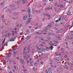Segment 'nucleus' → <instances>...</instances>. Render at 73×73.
<instances>
[{"label":"nucleus","instance_id":"obj_63","mask_svg":"<svg viewBox=\"0 0 73 73\" xmlns=\"http://www.w3.org/2000/svg\"><path fill=\"white\" fill-rule=\"evenodd\" d=\"M66 38H69V36H66Z\"/></svg>","mask_w":73,"mask_h":73},{"label":"nucleus","instance_id":"obj_41","mask_svg":"<svg viewBox=\"0 0 73 73\" xmlns=\"http://www.w3.org/2000/svg\"><path fill=\"white\" fill-rule=\"evenodd\" d=\"M45 72L46 73H48V72H49L47 70H46Z\"/></svg>","mask_w":73,"mask_h":73},{"label":"nucleus","instance_id":"obj_42","mask_svg":"<svg viewBox=\"0 0 73 73\" xmlns=\"http://www.w3.org/2000/svg\"><path fill=\"white\" fill-rule=\"evenodd\" d=\"M41 40H44V38L42 37L40 38Z\"/></svg>","mask_w":73,"mask_h":73},{"label":"nucleus","instance_id":"obj_36","mask_svg":"<svg viewBox=\"0 0 73 73\" xmlns=\"http://www.w3.org/2000/svg\"><path fill=\"white\" fill-rule=\"evenodd\" d=\"M32 10L33 12H34L35 11V9H34V8H32Z\"/></svg>","mask_w":73,"mask_h":73},{"label":"nucleus","instance_id":"obj_21","mask_svg":"<svg viewBox=\"0 0 73 73\" xmlns=\"http://www.w3.org/2000/svg\"><path fill=\"white\" fill-rule=\"evenodd\" d=\"M64 67L66 69H67V68H68V66L65 65L64 66Z\"/></svg>","mask_w":73,"mask_h":73},{"label":"nucleus","instance_id":"obj_45","mask_svg":"<svg viewBox=\"0 0 73 73\" xmlns=\"http://www.w3.org/2000/svg\"><path fill=\"white\" fill-rule=\"evenodd\" d=\"M31 31V32H34V30H33V29H32Z\"/></svg>","mask_w":73,"mask_h":73},{"label":"nucleus","instance_id":"obj_49","mask_svg":"<svg viewBox=\"0 0 73 73\" xmlns=\"http://www.w3.org/2000/svg\"><path fill=\"white\" fill-rule=\"evenodd\" d=\"M57 41V40L56 39H54V42H56Z\"/></svg>","mask_w":73,"mask_h":73},{"label":"nucleus","instance_id":"obj_64","mask_svg":"<svg viewBox=\"0 0 73 73\" xmlns=\"http://www.w3.org/2000/svg\"><path fill=\"white\" fill-rule=\"evenodd\" d=\"M29 60H30V61H32V58H30Z\"/></svg>","mask_w":73,"mask_h":73},{"label":"nucleus","instance_id":"obj_13","mask_svg":"<svg viewBox=\"0 0 73 73\" xmlns=\"http://www.w3.org/2000/svg\"><path fill=\"white\" fill-rule=\"evenodd\" d=\"M27 18V16H25L23 17V19L24 20H26Z\"/></svg>","mask_w":73,"mask_h":73},{"label":"nucleus","instance_id":"obj_17","mask_svg":"<svg viewBox=\"0 0 73 73\" xmlns=\"http://www.w3.org/2000/svg\"><path fill=\"white\" fill-rule=\"evenodd\" d=\"M41 52H39V55L40 56H41V55H42V53Z\"/></svg>","mask_w":73,"mask_h":73},{"label":"nucleus","instance_id":"obj_58","mask_svg":"<svg viewBox=\"0 0 73 73\" xmlns=\"http://www.w3.org/2000/svg\"><path fill=\"white\" fill-rule=\"evenodd\" d=\"M28 27L29 28H32V27H31V26H29Z\"/></svg>","mask_w":73,"mask_h":73},{"label":"nucleus","instance_id":"obj_54","mask_svg":"<svg viewBox=\"0 0 73 73\" xmlns=\"http://www.w3.org/2000/svg\"><path fill=\"white\" fill-rule=\"evenodd\" d=\"M59 21L58 20H57L56 21V23H58Z\"/></svg>","mask_w":73,"mask_h":73},{"label":"nucleus","instance_id":"obj_39","mask_svg":"<svg viewBox=\"0 0 73 73\" xmlns=\"http://www.w3.org/2000/svg\"><path fill=\"white\" fill-rule=\"evenodd\" d=\"M47 38H48V39H49L50 38V36H48Z\"/></svg>","mask_w":73,"mask_h":73},{"label":"nucleus","instance_id":"obj_3","mask_svg":"<svg viewBox=\"0 0 73 73\" xmlns=\"http://www.w3.org/2000/svg\"><path fill=\"white\" fill-rule=\"evenodd\" d=\"M19 12H14L13 13V15H14L15 16H19Z\"/></svg>","mask_w":73,"mask_h":73},{"label":"nucleus","instance_id":"obj_57","mask_svg":"<svg viewBox=\"0 0 73 73\" xmlns=\"http://www.w3.org/2000/svg\"><path fill=\"white\" fill-rule=\"evenodd\" d=\"M34 64L35 66H36L37 65V63H35Z\"/></svg>","mask_w":73,"mask_h":73},{"label":"nucleus","instance_id":"obj_44","mask_svg":"<svg viewBox=\"0 0 73 73\" xmlns=\"http://www.w3.org/2000/svg\"><path fill=\"white\" fill-rule=\"evenodd\" d=\"M0 28H1V29H2V28H3V26H1Z\"/></svg>","mask_w":73,"mask_h":73},{"label":"nucleus","instance_id":"obj_38","mask_svg":"<svg viewBox=\"0 0 73 73\" xmlns=\"http://www.w3.org/2000/svg\"><path fill=\"white\" fill-rule=\"evenodd\" d=\"M24 72L25 73H27V70H24Z\"/></svg>","mask_w":73,"mask_h":73},{"label":"nucleus","instance_id":"obj_61","mask_svg":"<svg viewBox=\"0 0 73 73\" xmlns=\"http://www.w3.org/2000/svg\"><path fill=\"white\" fill-rule=\"evenodd\" d=\"M46 5V3L43 4V5Z\"/></svg>","mask_w":73,"mask_h":73},{"label":"nucleus","instance_id":"obj_43","mask_svg":"<svg viewBox=\"0 0 73 73\" xmlns=\"http://www.w3.org/2000/svg\"><path fill=\"white\" fill-rule=\"evenodd\" d=\"M60 7H61L62 8H63L64 6L62 5H60Z\"/></svg>","mask_w":73,"mask_h":73},{"label":"nucleus","instance_id":"obj_48","mask_svg":"<svg viewBox=\"0 0 73 73\" xmlns=\"http://www.w3.org/2000/svg\"><path fill=\"white\" fill-rule=\"evenodd\" d=\"M30 54H29L27 55L28 57L29 58L30 57Z\"/></svg>","mask_w":73,"mask_h":73},{"label":"nucleus","instance_id":"obj_25","mask_svg":"<svg viewBox=\"0 0 73 73\" xmlns=\"http://www.w3.org/2000/svg\"><path fill=\"white\" fill-rule=\"evenodd\" d=\"M14 48H15V49H13V50H15V49L17 48V47H16V46H15L14 47Z\"/></svg>","mask_w":73,"mask_h":73},{"label":"nucleus","instance_id":"obj_1","mask_svg":"<svg viewBox=\"0 0 73 73\" xmlns=\"http://www.w3.org/2000/svg\"><path fill=\"white\" fill-rule=\"evenodd\" d=\"M31 9L29 8H27V11L29 13V18L28 19V21H27L25 22V24H28L29 23L31 22V13H30V11H31Z\"/></svg>","mask_w":73,"mask_h":73},{"label":"nucleus","instance_id":"obj_16","mask_svg":"<svg viewBox=\"0 0 73 73\" xmlns=\"http://www.w3.org/2000/svg\"><path fill=\"white\" fill-rule=\"evenodd\" d=\"M6 12H8V11H9H9H10V10H9V8L6 9Z\"/></svg>","mask_w":73,"mask_h":73},{"label":"nucleus","instance_id":"obj_18","mask_svg":"<svg viewBox=\"0 0 73 73\" xmlns=\"http://www.w3.org/2000/svg\"><path fill=\"white\" fill-rule=\"evenodd\" d=\"M11 53H9L8 55V57H10L11 56Z\"/></svg>","mask_w":73,"mask_h":73},{"label":"nucleus","instance_id":"obj_32","mask_svg":"<svg viewBox=\"0 0 73 73\" xmlns=\"http://www.w3.org/2000/svg\"><path fill=\"white\" fill-rule=\"evenodd\" d=\"M20 35H23V34H24V33H20Z\"/></svg>","mask_w":73,"mask_h":73},{"label":"nucleus","instance_id":"obj_8","mask_svg":"<svg viewBox=\"0 0 73 73\" xmlns=\"http://www.w3.org/2000/svg\"><path fill=\"white\" fill-rule=\"evenodd\" d=\"M47 27H48V28H50V27H52V25H51V24L50 23L48 25H47Z\"/></svg>","mask_w":73,"mask_h":73},{"label":"nucleus","instance_id":"obj_11","mask_svg":"<svg viewBox=\"0 0 73 73\" xmlns=\"http://www.w3.org/2000/svg\"><path fill=\"white\" fill-rule=\"evenodd\" d=\"M15 6V5L14 4L11 5H10L9 6V7H10L11 8L12 7H14Z\"/></svg>","mask_w":73,"mask_h":73},{"label":"nucleus","instance_id":"obj_12","mask_svg":"<svg viewBox=\"0 0 73 73\" xmlns=\"http://www.w3.org/2000/svg\"><path fill=\"white\" fill-rule=\"evenodd\" d=\"M26 33L27 34H29V30H27L26 31Z\"/></svg>","mask_w":73,"mask_h":73},{"label":"nucleus","instance_id":"obj_62","mask_svg":"<svg viewBox=\"0 0 73 73\" xmlns=\"http://www.w3.org/2000/svg\"><path fill=\"white\" fill-rule=\"evenodd\" d=\"M42 44H45V42H42Z\"/></svg>","mask_w":73,"mask_h":73},{"label":"nucleus","instance_id":"obj_22","mask_svg":"<svg viewBox=\"0 0 73 73\" xmlns=\"http://www.w3.org/2000/svg\"><path fill=\"white\" fill-rule=\"evenodd\" d=\"M14 68H15V69H17V68H18V67L15 66H14Z\"/></svg>","mask_w":73,"mask_h":73},{"label":"nucleus","instance_id":"obj_40","mask_svg":"<svg viewBox=\"0 0 73 73\" xmlns=\"http://www.w3.org/2000/svg\"><path fill=\"white\" fill-rule=\"evenodd\" d=\"M54 24V22H52L51 23V25H52V24Z\"/></svg>","mask_w":73,"mask_h":73},{"label":"nucleus","instance_id":"obj_30","mask_svg":"<svg viewBox=\"0 0 73 73\" xmlns=\"http://www.w3.org/2000/svg\"><path fill=\"white\" fill-rule=\"evenodd\" d=\"M43 34H46V36H48L49 35L48 34H47L46 33H45V32L43 33Z\"/></svg>","mask_w":73,"mask_h":73},{"label":"nucleus","instance_id":"obj_6","mask_svg":"<svg viewBox=\"0 0 73 73\" xmlns=\"http://www.w3.org/2000/svg\"><path fill=\"white\" fill-rule=\"evenodd\" d=\"M23 4H25V3H27V0H23L22 1Z\"/></svg>","mask_w":73,"mask_h":73},{"label":"nucleus","instance_id":"obj_46","mask_svg":"<svg viewBox=\"0 0 73 73\" xmlns=\"http://www.w3.org/2000/svg\"><path fill=\"white\" fill-rule=\"evenodd\" d=\"M11 33H9L8 34V36H11Z\"/></svg>","mask_w":73,"mask_h":73},{"label":"nucleus","instance_id":"obj_23","mask_svg":"<svg viewBox=\"0 0 73 73\" xmlns=\"http://www.w3.org/2000/svg\"><path fill=\"white\" fill-rule=\"evenodd\" d=\"M44 29H48V27H45L44 28Z\"/></svg>","mask_w":73,"mask_h":73},{"label":"nucleus","instance_id":"obj_26","mask_svg":"<svg viewBox=\"0 0 73 73\" xmlns=\"http://www.w3.org/2000/svg\"><path fill=\"white\" fill-rule=\"evenodd\" d=\"M36 34H38V35H41V33H39L38 32H37L36 33Z\"/></svg>","mask_w":73,"mask_h":73},{"label":"nucleus","instance_id":"obj_47","mask_svg":"<svg viewBox=\"0 0 73 73\" xmlns=\"http://www.w3.org/2000/svg\"><path fill=\"white\" fill-rule=\"evenodd\" d=\"M71 27H73V21L72 23V25H71Z\"/></svg>","mask_w":73,"mask_h":73},{"label":"nucleus","instance_id":"obj_27","mask_svg":"<svg viewBox=\"0 0 73 73\" xmlns=\"http://www.w3.org/2000/svg\"><path fill=\"white\" fill-rule=\"evenodd\" d=\"M19 3H20V2L19 1H17V2L16 3L17 4H19Z\"/></svg>","mask_w":73,"mask_h":73},{"label":"nucleus","instance_id":"obj_56","mask_svg":"<svg viewBox=\"0 0 73 73\" xmlns=\"http://www.w3.org/2000/svg\"><path fill=\"white\" fill-rule=\"evenodd\" d=\"M40 63L41 64H43V62H40Z\"/></svg>","mask_w":73,"mask_h":73},{"label":"nucleus","instance_id":"obj_33","mask_svg":"<svg viewBox=\"0 0 73 73\" xmlns=\"http://www.w3.org/2000/svg\"><path fill=\"white\" fill-rule=\"evenodd\" d=\"M33 70H36V68L35 67H33Z\"/></svg>","mask_w":73,"mask_h":73},{"label":"nucleus","instance_id":"obj_29","mask_svg":"<svg viewBox=\"0 0 73 73\" xmlns=\"http://www.w3.org/2000/svg\"><path fill=\"white\" fill-rule=\"evenodd\" d=\"M42 51H44V52H45V50L44 48H42Z\"/></svg>","mask_w":73,"mask_h":73},{"label":"nucleus","instance_id":"obj_35","mask_svg":"<svg viewBox=\"0 0 73 73\" xmlns=\"http://www.w3.org/2000/svg\"><path fill=\"white\" fill-rule=\"evenodd\" d=\"M66 47L67 48V49H69V47H68V46H66Z\"/></svg>","mask_w":73,"mask_h":73},{"label":"nucleus","instance_id":"obj_55","mask_svg":"<svg viewBox=\"0 0 73 73\" xmlns=\"http://www.w3.org/2000/svg\"><path fill=\"white\" fill-rule=\"evenodd\" d=\"M57 60V58H56L55 59H54V61H55V60Z\"/></svg>","mask_w":73,"mask_h":73},{"label":"nucleus","instance_id":"obj_7","mask_svg":"<svg viewBox=\"0 0 73 73\" xmlns=\"http://www.w3.org/2000/svg\"><path fill=\"white\" fill-rule=\"evenodd\" d=\"M12 19H13V20H15L16 21L17 20H18V17H17L16 18L13 17L12 18Z\"/></svg>","mask_w":73,"mask_h":73},{"label":"nucleus","instance_id":"obj_24","mask_svg":"<svg viewBox=\"0 0 73 73\" xmlns=\"http://www.w3.org/2000/svg\"><path fill=\"white\" fill-rule=\"evenodd\" d=\"M15 39L14 38L13 39L11 40L10 41H15Z\"/></svg>","mask_w":73,"mask_h":73},{"label":"nucleus","instance_id":"obj_2","mask_svg":"<svg viewBox=\"0 0 73 73\" xmlns=\"http://www.w3.org/2000/svg\"><path fill=\"white\" fill-rule=\"evenodd\" d=\"M58 20L60 22H62L64 20V18L61 16H60V18L58 19Z\"/></svg>","mask_w":73,"mask_h":73},{"label":"nucleus","instance_id":"obj_28","mask_svg":"<svg viewBox=\"0 0 73 73\" xmlns=\"http://www.w3.org/2000/svg\"><path fill=\"white\" fill-rule=\"evenodd\" d=\"M49 8L48 7V8H46V9H45V10L46 11H47V10H49Z\"/></svg>","mask_w":73,"mask_h":73},{"label":"nucleus","instance_id":"obj_34","mask_svg":"<svg viewBox=\"0 0 73 73\" xmlns=\"http://www.w3.org/2000/svg\"><path fill=\"white\" fill-rule=\"evenodd\" d=\"M49 49L48 47H46V49L47 50H49Z\"/></svg>","mask_w":73,"mask_h":73},{"label":"nucleus","instance_id":"obj_14","mask_svg":"<svg viewBox=\"0 0 73 73\" xmlns=\"http://www.w3.org/2000/svg\"><path fill=\"white\" fill-rule=\"evenodd\" d=\"M67 14L68 15H69L70 14V11H68L67 13Z\"/></svg>","mask_w":73,"mask_h":73},{"label":"nucleus","instance_id":"obj_50","mask_svg":"<svg viewBox=\"0 0 73 73\" xmlns=\"http://www.w3.org/2000/svg\"><path fill=\"white\" fill-rule=\"evenodd\" d=\"M39 46H42V44H39Z\"/></svg>","mask_w":73,"mask_h":73},{"label":"nucleus","instance_id":"obj_15","mask_svg":"<svg viewBox=\"0 0 73 73\" xmlns=\"http://www.w3.org/2000/svg\"><path fill=\"white\" fill-rule=\"evenodd\" d=\"M20 11L21 12H26L25 10H21Z\"/></svg>","mask_w":73,"mask_h":73},{"label":"nucleus","instance_id":"obj_51","mask_svg":"<svg viewBox=\"0 0 73 73\" xmlns=\"http://www.w3.org/2000/svg\"><path fill=\"white\" fill-rule=\"evenodd\" d=\"M57 62L58 63H60V61H59V60H57Z\"/></svg>","mask_w":73,"mask_h":73},{"label":"nucleus","instance_id":"obj_19","mask_svg":"<svg viewBox=\"0 0 73 73\" xmlns=\"http://www.w3.org/2000/svg\"><path fill=\"white\" fill-rule=\"evenodd\" d=\"M53 48V46H51V47H49V49H51V50H52Z\"/></svg>","mask_w":73,"mask_h":73},{"label":"nucleus","instance_id":"obj_59","mask_svg":"<svg viewBox=\"0 0 73 73\" xmlns=\"http://www.w3.org/2000/svg\"><path fill=\"white\" fill-rule=\"evenodd\" d=\"M30 66H33V64H31V65H30Z\"/></svg>","mask_w":73,"mask_h":73},{"label":"nucleus","instance_id":"obj_10","mask_svg":"<svg viewBox=\"0 0 73 73\" xmlns=\"http://www.w3.org/2000/svg\"><path fill=\"white\" fill-rule=\"evenodd\" d=\"M13 10H16V8H13V9H11L10 10L9 12H12V11H13Z\"/></svg>","mask_w":73,"mask_h":73},{"label":"nucleus","instance_id":"obj_4","mask_svg":"<svg viewBox=\"0 0 73 73\" xmlns=\"http://www.w3.org/2000/svg\"><path fill=\"white\" fill-rule=\"evenodd\" d=\"M26 50V48L25 47L24 49V50H23V52L24 53H25L26 54H28V52H25V50Z\"/></svg>","mask_w":73,"mask_h":73},{"label":"nucleus","instance_id":"obj_20","mask_svg":"<svg viewBox=\"0 0 73 73\" xmlns=\"http://www.w3.org/2000/svg\"><path fill=\"white\" fill-rule=\"evenodd\" d=\"M26 50H27H27H28V52L29 53V52H31V49H29V48H28Z\"/></svg>","mask_w":73,"mask_h":73},{"label":"nucleus","instance_id":"obj_5","mask_svg":"<svg viewBox=\"0 0 73 73\" xmlns=\"http://www.w3.org/2000/svg\"><path fill=\"white\" fill-rule=\"evenodd\" d=\"M20 62L21 63H22V64H24L25 62L24 60H23L22 59H21L20 60Z\"/></svg>","mask_w":73,"mask_h":73},{"label":"nucleus","instance_id":"obj_52","mask_svg":"<svg viewBox=\"0 0 73 73\" xmlns=\"http://www.w3.org/2000/svg\"><path fill=\"white\" fill-rule=\"evenodd\" d=\"M12 29H12L10 28L9 29V31H12Z\"/></svg>","mask_w":73,"mask_h":73},{"label":"nucleus","instance_id":"obj_9","mask_svg":"<svg viewBox=\"0 0 73 73\" xmlns=\"http://www.w3.org/2000/svg\"><path fill=\"white\" fill-rule=\"evenodd\" d=\"M47 18L49 19V20H50V19H51V17H50V15H48L47 16Z\"/></svg>","mask_w":73,"mask_h":73},{"label":"nucleus","instance_id":"obj_53","mask_svg":"<svg viewBox=\"0 0 73 73\" xmlns=\"http://www.w3.org/2000/svg\"><path fill=\"white\" fill-rule=\"evenodd\" d=\"M24 58L25 59V58L26 57V55H25L24 56Z\"/></svg>","mask_w":73,"mask_h":73},{"label":"nucleus","instance_id":"obj_37","mask_svg":"<svg viewBox=\"0 0 73 73\" xmlns=\"http://www.w3.org/2000/svg\"><path fill=\"white\" fill-rule=\"evenodd\" d=\"M38 27V26H37V27H35V29H38V28H37Z\"/></svg>","mask_w":73,"mask_h":73},{"label":"nucleus","instance_id":"obj_31","mask_svg":"<svg viewBox=\"0 0 73 73\" xmlns=\"http://www.w3.org/2000/svg\"><path fill=\"white\" fill-rule=\"evenodd\" d=\"M22 67L23 68H25V66H24V65H22Z\"/></svg>","mask_w":73,"mask_h":73},{"label":"nucleus","instance_id":"obj_60","mask_svg":"<svg viewBox=\"0 0 73 73\" xmlns=\"http://www.w3.org/2000/svg\"><path fill=\"white\" fill-rule=\"evenodd\" d=\"M60 32V31H56V33H59Z\"/></svg>","mask_w":73,"mask_h":73}]
</instances>
